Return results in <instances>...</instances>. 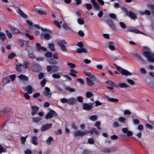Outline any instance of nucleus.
<instances>
[{
    "instance_id": "f257e3e1",
    "label": "nucleus",
    "mask_w": 154,
    "mask_h": 154,
    "mask_svg": "<svg viewBox=\"0 0 154 154\" xmlns=\"http://www.w3.org/2000/svg\"><path fill=\"white\" fill-rule=\"evenodd\" d=\"M143 54L148 61L151 62H154V54L151 52L149 50L143 52Z\"/></svg>"
},
{
    "instance_id": "f03ea898",
    "label": "nucleus",
    "mask_w": 154,
    "mask_h": 154,
    "mask_svg": "<svg viewBox=\"0 0 154 154\" xmlns=\"http://www.w3.org/2000/svg\"><path fill=\"white\" fill-rule=\"evenodd\" d=\"M116 67L117 70L120 72L122 75L128 76L131 75H132L131 73L128 71L123 69L117 65H116Z\"/></svg>"
},
{
    "instance_id": "7ed1b4c3",
    "label": "nucleus",
    "mask_w": 154,
    "mask_h": 154,
    "mask_svg": "<svg viewBox=\"0 0 154 154\" xmlns=\"http://www.w3.org/2000/svg\"><path fill=\"white\" fill-rule=\"evenodd\" d=\"M66 42L64 40H62L58 42V45L60 46L62 50L64 52L67 51V48L66 46Z\"/></svg>"
},
{
    "instance_id": "20e7f679",
    "label": "nucleus",
    "mask_w": 154,
    "mask_h": 154,
    "mask_svg": "<svg viewBox=\"0 0 154 154\" xmlns=\"http://www.w3.org/2000/svg\"><path fill=\"white\" fill-rule=\"evenodd\" d=\"M88 133L89 132L88 131L82 132L80 130H77L74 133V136L75 137L78 136L82 137Z\"/></svg>"
},
{
    "instance_id": "39448f33",
    "label": "nucleus",
    "mask_w": 154,
    "mask_h": 154,
    "mask_svg": "<svg viewBox=\"0 0 154 154\" xmlns=\"http://www.w3.org/2000/svg\"><path fill=\"white\" fill-rule=\"evenodd\" d=\"M57 114L54 111L51 110L45 116V118L46 119H48L52 118L53 116H57Z\"/></svg>"
},
{
    "instance_id": "423d86ee",
    "label": "nucleus",
    "mask_w": 154,
    "mask_h": 154,
    "mask_svg": "<svg viewBox=\"0 0 154 154\" xmlns=\"http://www.w3.org/2000/svg\"><path fill=\"white\" fill-rule=\"evenodd\" d=\"M50 89L47 87L45 88V91L42 93V95L48 98H50L52 94L50 93Z\"/></svg>"
},
{
    "instance_id": "0eeeda50",
    "label": "nucleus",
    "mask_w": 154,
    "mask_h": 154,
    "mask_svg": "<svg viewBox=\"0 0 154 154\" xmlns=\"http://www.w3.org/2000/svg\"><path fill=\"white\" fill-rule=\"evenodd\" d=\"M26 50L28 52V56L29 57L33 59L35 58L33 50L31 47L28 46Z\"/></svg>"
},
{
    "instance_id": "6e6552de",
    "label": "nucleus",
    "mask_w": 154,
    "mask_h": 154,
    "mask_svg": "<svg viewBox=\"0 0 154 154\" xmlns=\"http://www.w3.org/2000/svg\"><path fill=\"white\" fill-rule=\"evenodd\" d=\"M52 126L51 123H49L43 125L40 128V130L42 131H44L50 129Z\"/></svg>"
},
{
    "instance_id": "1a4fd4ad",
    "label": "nucleus",
    "mask_w": 154,
    "mask_h": 154,
    "mask_svg": "<svg viewBox=\"0 0 154 154\" xmlns=\"http://www.w3.org/2000/svg\"><path fill=\"white\" fill-rule=\"evenodd\" d=\"M83 109L85 110H90L92 108V104L91 103H84L83 105Z\"/></svg>"
},
{
    "instance_id": "9d476101",
    "label": "nucleus",
    "mask_w": 154,
    "mask_h": 154,
    "mask_svg": "<svg viewBox=\"0 0 154 154\" xmlns=\"http://www.w3.org/2000/svg\"><path fill=\"white\" fill-rule=\"evenodd\" d=\"M35 45L36 49L37 50L39 51H41L45 52L47 51V50L46 49L43 47H42L40 44L38 43H36Z\"/></svg>"
},
{
    "instance_id": "9b49d317",
    "label": "nucleus",
    "mask_w": 154,
    "mask_h": 154,
    "mask_svg": "<svg viewBox=\"0 0 154 154\" xmlns=\"http://www.w3.org/2000/svg\"><path fill=\"white\" fill-rule=\"evenodd\" d=\"M11 110V108L9 106H5L2 109V112L3 114H7Z\"/></svg>"
},
{
    "instance_id": "f8f14e48",
    "label": "nucleus",
    "mask_w": 154,
    "mask_h": 154,
    "mask_svg": "<svg viewBox=\"0 0 154 154\" xmlns=\"http://www.w3.org/2000/svg\"><path fill=\"white\" fill-rule=\"evenodd\" d=\"M122 131L124 134L127 133V135L128 136H131L132 133L131 131H128L127 128H124L122 129Z\"/></svg>"
},
{
    "instance_id": "ddd939ff",
    "label": "nucleus",
    "mask_w": 154,
    "mask_h": 154,
    "mask_svg": "<svg viewBox=\"0 0 154 154\" xmlns=\"http://www.w3.org/2000/svg\"><path fill=\"white\" fill-rule=\"evenodd\" d=\"M32 109V112L31 114L32 116H33L35 114H36L39 108L36 106H32L31 107Z\"/></svg>"
},
{
    "instance_id": "4468645a",
    "label": "nucleus",
    "mask_w": 154,
    "mask_h": 154,
    "mask_svg": "<svg viewBox=\"0 0 154 154\" xmlns=\"http://www.w3.org/2000/svg\"><path fill=\"white\" fill-rule=\"evenodd\" d=\"M76 52L77 53L80 54L82 53H87L88 51L86 49L84 48H78L76 49Z\"/></svg>"
},
{
    "instance_id": "2eb2a0df",
    "label": "nucleus",
    "mask_w": 154,
    "mask_h": 154,
    "mask_svg": "<svg viewBox=\"0 0 154 154\" xmlns=\"http://www.w3.org/2000/svg\"><path fill=\"white\" fill-rule=\"evenodd\" d=\"M127 32H134L136 33H140L143 35H144L143 33L140 30L137 29H128L126 31Z\"/></svg>"
},
{
    "instance_id": "dca6fc26",
    "label": "nucleus",
    "mask_w": 154,
    "mask_h": 154,
    "mask_svg": "<svg viewBox=\"0 0 154 154\" xmlns=\"http://www.w3.org/2000/svg\"><path fill=\"white\" fill-rule=\"evenodd\" d=\"M107 23L108 24L110 27L113 30L115 29V27L113 23L110 19L108 20Z\"/></svg>"
},
{
    "instance_id": "f3484780",
    "label": "nucleus",
    "mask_w": 154,
    "mask_h": 154,
    "mask_svg": "<svg viewBox=\"0 0 154 154\" xmlns=\"http://www.w3.org/2000/svg\"><path fill=\"white\" fill-rule=\"evenodd\" d=\"M91 2L93 4L94 8L96 10L99 11L100 10V6L97 3L95 0H91Z\"/></svg>"
},
{
    "instance_id": "a211bd4d",
    "label": "nucleus",
    "mask_w": 154,
    "mask_h": 154,
    "mask_svg": "<svg viewBox=\"0 0 154 154\" xmlns=\"http://www.w3.org/2000/svg\"><path fill=\"white\" fill-rule=\"evenodd\" d=\"M23 64L20 63H18L16 64V69L18 71H21L23 70Z\"/></svg>"
},
{
    "instance_id": "6ab92c4d",
    "label": "nucleus",
    "mask_w": 154,
    "mask_h": 154,
    "mask_svg": "<svg viewBox=\"0 0 154 154\" xmlns=\"http://www.w3.org/2000/svg\"><path fill=\"white\" fill-rule=\"evenodd\" d=\"M84 73L86 75L88 76L90 78V79L92 80V81H95V80L96 79L95 77L90 73L85 72Z\"/></svg>"
},
{
    "instance_id": "aec40b11",
    "label": "nucleus",
    "mask_w": 154,
    "mask_h": 154,
    "mask_svg": "<svg viewBox=\"0 0 154 154\" xmlns=\"http://www.w3.org/2000/svg\"><path fill=\"white\" fill-rule=\"evenodd\" d=\"M26 89L27 93L29 94H31L34 90L33 88L30 85L27 86Z\"/></svg>"
},
{
    "instance_id": "412c9836",
    "label": "nucleus",
    "mask_w": 154,
    "mask_h": 154,
    "mask_svg": "<svg viewBox=\"0 0 154 154\" xmlns=\"http://www.w3.org/2000/svg\"><path fill=\"white\" fill-rule=\"evenodd\" d=\"M76 100L74 98H71L68 99L67 103L70 105H73L75 103Z\"/></svg>"
},
{
    "instance_id": "4be33fe9",
    "label": "nucleus",
    "mask_w": 154,
    "mask_h": 154,
    "mask_svg": "<svg viewBox=\"0 0 154 154\" xmlns=\"http://www.w3.org/2000/svg\"><path fill=\"white\" fill-rule=\"evenodd\" d=\"M106 97L109 101L111 102L117 103L119 101L118 99L112 98L107 96H106Z\"/></svg>"
},
{
    "instance_id": "5701e85b",
    "label": "nucleus",
    "mask_w": 154,
    "mask_h": 154,
    "mask_svg": "<svg viewBox=\"0 0 154 154\" xmlns=\"http://www.w3.org/2000/svg\"><path fill=\"white\" fill-rule=\"evenodd\" d=\"M87 83L88 86H92L94 85V83L93 82V81H92L91 79H90L89 78L87 77L86 78Z\"/></svg>"
},
{
    "instance_id": "b1692460",
    "label": "nucleus",
    "mask_w": 154,
    "mask_h": 154,
    "mask_svg": "<svg viewBox=\"0 0 154 154\" xmlns=\"http://www.w3.org/2000/svg\"><path fill=\"white\" fill-rule=\"evenodd\" d=\"M17 12L21 16L24 18H27L28 17V16L24 14L23 12L20 9H19L17 10Z\"/></svg>"
},
{
    "instance_id": "393cba45",
    "label": "nucleus",
    "mask_w": 154,
    "mask_h": 154,
    "mask_svg": "<svg viewBox=\"0 0 154 154\" xmlns=\"http://www.w3.org/2000/svg\"><path fill=\"white\" fill-rule=\"evenodd\" d=\"M32 143L35 146H36L38 144V142L37 141V138L36 136H34L32 137Z\"/></svg>"
},
{
    "instance_id": "a878e982",
    "label": "nucleus",
    "mask_w": 154,
    "mask_h": 154,
    "mask_svg": "<svg viewBox=\"0 0 154 154\" xmlns=\"http://www.w3.org/2000/svg\"><path fill=\"white\" fill-rule=\"evenodd\" d=\"M105 83L110 85H112L116 88H118V86L114 82L110 81H107Z\"/></svg>"
},
{
    "instance_id": "bb28decb",
    "label": "nucleus",
    "mask_w": 154,
    "mask_h": 154,
    "mask_svg": "<svg viewBox=\"0 0 154 154\" xmlns=\"http://www.w3.org/2000/svg\"><path fill=\"white\" fill-rule=\"evenodd\" d=\"M88 131L89 133H90L91 134H93L94 132L97 135L99 134V132L95 128H92Z\"/></svg>"
},
{
    "instance_id": "cd10ccee",
    "label": "nucleus",
    "mask_w": 154,
    "mask_h": 154,
    "mask_svg": "<svg viewBox=\"0 0 154 154\" xmlns=\"http://www.w3.org/2000/svg\"><path fill=\"white\" fill-rule=\"evenodd\" d=\"M128 15L129 17L132 19H134L136 18V15L135 14L130 11L128 13Z\"/></svg>"
},
{
    "instance_id": "c85d7f7f",
    "label": "nucleus",
    "mask_w": 154,
    "mask_h": 154,
    "mask_svg": "<svg viewBox=\"0 0 154 154\" xmlns=\"http://www.w3.org/2000/svg\"><path fill=\"white\" fill-rule=\"evenodd\" d=\"M30 62L28 61L24 62L23 65V68L27 69L29 67Z\"/></svg>"
},
{
    "instance_id": "c756f323",
    "label": "nucleus",
    "mask_w": 154,
    "mask_h": 154,
    "mask_svg": "<svg viewBox=\"0 0 154 154\" xmlns=\"http://www.w3.org/2000/svg\"><path fill=\"white\" fill-rule=\"evenodd\" d=\"M6 37L5 34L3 32H0V39L2 41L5 40Z\"/></svg>"
},
{
    "instance_id": "7c9ffc66",
    "label": "nucleus",
    "mask_w": 154,
    "mask_h": 154,
    "mask_svg": "<svg viewBox=\"0 0 154 154\" xmlns=\"http://www.w3.org/2000/svg\"><path fill=\"white\" fill-rule=\"evenodd\" d=\"M42 119V118L39 117H34L32 118V122L36 123H38Z\"/></svg>"
},
{
    "instance_id": "2f4dec72",
    "label": "nucleus",
    "mask_w": 154,
    "mask_h": 154,
    "mask_svg": "<svg viewBox=\"0 0 154 154\" xmlns=\"http://www.w3.org/2000/svg\"><path fill=\"white\" fill-rule=\"evenodd\" d=\"M114 44L113 42H110L109 43V48L112 51H114L115 50V47L113 44Z\"/></svg>"
},
{
    "instance_id": "473e14b6",
    "label": "nucleus",
    "mask_w": 154,
    "mask_h": 154,
    "mask_svg": "<svg viewBox=\"0 0 154 154\" xmlns=\"http://www.w3.org/2000/svg\"><path fill=\"white\" fill-rule=\"evenodd\" d=\"M65 88L66 90L71 92H74L75 91V89L72 88L70 86H66L65 87Z\"/></svg>"
},
{
    "instance_id": "72a5a7b5",
    "label": "nucleus",
    "mask_w": 154,
    "mask_h": 154,
    "mask_svg": "<svg viewBox=\"0 0 154 154\" xmlns=\"http://www.w3.org/2000/svg\"><path fill=\"white\" fill-rule=\"evenodd\" d=\"M70 74L74 77H77V75L75 74V73H78V72L76 71L74 69H71L70 70Z\"/></svg>"
},
{
    "instance_id": "f704fd0d",
    "label": "nucleus",
    "mask_w": 154,
    "mask_h": 154,
    "mask_svg": "<svg viewBox=\"0 0 154 154\" xmlns=\"http://www.w3.org/2000/svg\"><path fill=\"white\" fill-rule=\"evenodd\" d=\"M19 78L21 80L24 81H26L28 79V78L23 75H20L18 76Z\"/></svg>"
},
{
    "instance_id": "c9c22d12",
    "label": "nucleus",
    "mask_w": 154,
    "mask_h": 154,
    "mask_svg": "<svg viewBox=\"0 0 154 154\" xmlns=\"http://www.w3.org/2000/svg\"><path fill=\"white\" fill-rule=\"evenodd\" d=\"M48 47L50 48L51 51H55V49L54 47V45L53 43H51L48 44Z\"/></svg>"
},
{
    "instance_id": "e433bc0d",
    "label": "nucleus",
    "mask_w": 154,
    "mask_h": 154,
    "mask_svg": "<svg viewBox=\"0 0 154 154\" xmlns=\"http://www.w3.org/2000/svg\"><path fill=\"white\" fill-rule=\"evenodd\" d=\"M10 81L9 79L7 78H4L3 80V83L4 85H5L9 83Z\"/></svg>"
},
{
    "instance_id": "4c0bfd02",
    "label": "nucleus",
    "mask_w": 154,
    "mask_h": 154,
    "mask_svg": "<svg viewBox=\"0 0 154 154\" xmlns=\"http://www.w3.org/2000/svg\"><path fill=\"white\" fill-rule=\"evenodd\" d=\"M53 140V139L51 137H50L47 139L46 141V143L48 145H49L51 144L52 141Z\"/></svg>"
},
{
    "instance_id": "58836bf2",
    "label": "nucleus",
    "mask_w": 154,
    "mask_h": 154,
    "mask_svg": "<svg viewBox=\"0 0 154 154\" xmlns=\"http://www.w3.org/2000/svg\"><path fill=\"white\" fill-rule=\"evenodd\" d=\"M118 120L120 122L125 123L126 120L125 118L122 117H120L119 118Z\"/></svg>"
},
{
    "instance_id": "ea45409f",
    "label": "nucleus",
    "mask_w": 154,
    "mask_h": 154,
    "mask_svg": "<svg viewBox=\"0 0 154 154\" xmlns=\"http://www.w3.org/2000/svg\"><path fill=\"white\" fill-rule=\"evenodd\" d=\"M118 86V88L119 87L120 88H127L128 87L127 85L125 83L119 84Z\"/></svg>"
},
{
    "instance_id": "a19ab883",
    "label": "nucleus",
    "mask_w": 154,
    "mask_h": 154,
    "mask_svg": "<svg viewBox=\"0 0 154 154\" xmlns=\"http://www.w3.org/2000/svg\"><path fill=\"white\" fill-rule=\"evenodd\" d=\"M97 119V116L96 115H93L89 117V119L92 121H95Z\"/></svg>"
},
{
    "instance_id": "79ce46f5",
    "label": "nucleus",
    "mask_w": 154,
    "mask_h": 154,
    "mask_svg": "<svg viewBox=\"0 0 154 154\" xmlns=\"http://www.w3.org/2000/svg\"><path fill=\"white\" fill-rule=\"evenodd\" d=\"M12 30L14 32V33L16 34H19L20 33V31L19 30L16 28L12 27L11 28Z\"/></svg>"
},
{
    "instance_id": "37998d69",
    "label": "nucleus",
    "mask_w": 154,
    "mask_h": 154,
    "mask_svg": "<svg viewBox=\"0 0 154 154\" xmlns=\"http://www.w3.org/2000/svg\"><path fill=\"white\" fill-rule=\"evenodd\" d=\"M148 7L151 9L152 15L154 16V5H149Z\"/></svg>"
},
{
    "instance_id": "c03bdc74",
    "label": "nucleus",
    "mask_w": 154,
    "mask_h": 154,
    "mask_svg": "<svg viewBox=\"0 0 154 154\" xmlns=\"http://www.w3.org/2000/svg\"><path fill=\"white\" fill-rule=\"evenodd\" d=\"M85 6L86 8L88 10H90L92 8V5L90 4L87 3L85 4Z\"/></svg>"
},
{
    "instance_id": "a18cd8bd",
    "label": "nucleus",
    "mask_w": 154,
    "mask_h": 154,
    "mask_svg": "<svg viewBox=\"0 0 154 154\" xmlns=\"http://www.w3.org/2000/svg\"><path fill=\"white\" fill-rule=\"evenodd\" d=\"M7 152L6 149L2 146L0 145V153L5 152Z\"/></svg>"
},
{
    "instance_id": "49530a36",
    "label": "nucleus",
    "mask_w": 154,
    "mask_h": 154,
    "mask_svg": "<svg viewBox=\"0 0 154 154\" xmlns=\"http://www.w3.org/2000/svg\"><path fill=\"white\" fill-rule=\"evenodd\" d=\"M15 56L16 54L14 53H11L9 54L8 57L9 59H11Z\"/></svg>"
},
{
    "instance_id": "de8ad7c7",
    "label": "nucleus",
    "mask_w": 154,
    "mask_h": 154,
    "mask_svg": "<svg viewBox=\"0 0 154 154\" xmlns=\"http://www.w3.org/2000/svg\"><path fill=\"white\" fill-rule=\"evenodd\" d=\"M5 32L8 37L9 38H11L12 37V34L8 30H6L5 31Z\"/></svg>"
},
{
    "instance_id": "09e8293b",
    "label": "nucleus",
    "mask_w": 154,
    "mask_h": 154,
    "mask_svg": "<svg viewBox=\"0 0 154 154\" xmlns=\"http://www.w3.org/2000/svg\"><path fill=\"white\" fill-rule=\"evenodd\" d=\"M52 53L50 52H47L45 54V56L47 58L51 57L52 56Z\"/></svg>"
},
{
    "instance_id": "8fccbe9b",
    "label": "nucleus",
    "mask_w": 154,
    "mask_h": 154,
    "mask_svg": "<svg viewBox=\"0 0 154 154\" xmlns=\"http://www.w3.org/2000/svg\"><path fill=\"white\" fill-rule=\"evenodd\" d=\"M20 140L22 144L23 145H24L26 141V138L24 137H20Z\"/></svg>"
},
{
    "instance_id": "3c124183",
    "label": "nucleus",
    "mask_w": 154,
    "mask_h": 154,
    "mask_svg": "<svg viewBox=\"0 0 154 154\" xmlns=\"http://www.w3.org/2000/svg\"><path fill=\"white\" fill-rule=\"evenodd\" d=\"M43 36L45 39L47 40L51 38V36L49 34L47 33L44 34Z\"/></svg>"
},
{
    "instance_id": "603ef678",
    "label": "nucleus",
    "mask_w": 154,
    "mask_h": 154,
    "mask_svg": "<svg viewBox=\"0 0 154 154\" xmlns=\"http://www.w3.org/2000/svg\"><path fill=\"white\" fill-rule=\"evenodd\" d=\"M78 22L79 24L82 25L84 24V21L83 19L81 18H79L78 19Z\"/></svg>"
},
{
    "instance_id": "864d4df0",
    "label": "nucleus",
    "mask_w": 154,
    "mask_h": 154,
    "mask_svg": "<svg viewBox=\"0 0 154 154\" xmlns=\"http://www.w3.org/2000/svg\"><path fill=\"white\" fill-rule=\"evenodd\" d=\"M93 96V94L90 92H87L86 93V96L88 98H90Z\"/></svg>"
},
{
    "instance_id": "5fc2aeb1",
    "label": "nucleus",
    "mask_w": 154,
    "mask_h": 154,
    "mask_svg": "<svg viewBox=\"0 0 154 154\" xmlns=\"http://www.w3.org/2000/svg\"><path fill=\"white\" fill-rule=\"evenodd\" d=\"M46 80L45 79H44L41 82L40 84L42 87H44L46 83Z\"/></svg>"
},
{
    "instance_id": "6e6d98bb",
    "label": "nucleus",
    "mask_w": 154,
    "mask_h": 154,
    "mask_svg": "<svg viewBox=\"0 0 154 154\" xmlns=\"http://www.w3.org/2000/svg\"><path fill=\"white\" fill-rule=\"evenodd\" d=\"M119 25L122 29H125L126 27L125 24L122 22H120L119 23Z\"/></svg>"
},
{
    "instance_id": "4d7b16f0",
    "label": "nucleus",
    "mask_w": 154,
    "mask_h": 154,
    "mask_svg": "<svg viewBox=\"0 0 154 154\" xmlns=\"http://www.w3.org/2000/svg\"><path fill=\"white\" fill-rule=\"evenodd\" d=\"M26 36L29 38L30 40H33L34 39V37L33 36L31 35L28 33H26L25 34Z\"/></svg>"
},
{
    "instance_id": "13d9d810",
    "label": "nucleus",
    "mask_w": 154,
    "mask_h": 154,
    "mask_svg": "<svg viewBox=\"0 0 154 154\" xmlns=\"http://www.w3.org/2000/svg\"><path fill=\"white\" fill-rule=\"evenodd\" d=\"M67 64L68 66H69L71 68H75L76 66L73 63H68Z\"/></svg>"
},
{
    "instance_id": "bf43d9fd",
    "label": "nucleus",
    "mask_w": 154,
    "mask_h": 154,
    "mask_svg": "<svg viewBox=\"0 0 154 154\" xmlns=\"http://www.w3.org/2000/svg\"><path fill=\"white\" fill-rule=\"evenodd\" d=\"M63 27L66 30L70 29V28L67 25L66 23H64L63 25Z\"/></svg>"
},
{
    "instance_id": "052dcab7",
    "label": "nucleus",
    "mask_w": 154,
    "mask_h": 154,
    "mask_svg": "<svg viewBox=\"0 0 154 154\" xmlns=\"http://www.w3.org/2000/svg\"><path fill=\"white\" fill-rule=\"evenodd\" d=\"M68 99L66 98H62L60 99L61 102L63 103H67Z\"/></svg>"
},
{
    "instance_id": "680f3d73",
    "label": "nucleus",
    "mask_w": 154,
    "mask_h": 154,
    "mask_svg": "<svg viewBox=\"0 0 154 154\" xmlns=\"http://www.w3.org/2000/svg\"><path fill=\"white\" fill-rule=\"evenodd\" d=\"M16 75L15 74H13L10 75L9 76V78L11 79L12 81H13L16 77Z\"/></svg>"
},
{
    "instance_id": "e2e57ef3",
    "label": "nucleus",
    "mask_w": 154,
    "mask_h": 154,
    "mask_svg": "<svg viewBox=\"0 0 154 154\" xmlns=\"http://www.w3.org/2000/svg\"><path fill=\"white\" fill-rule=\"evenodd\" d=\"M52 77L55 78L59 79L60 77V75L58 74H54L52 75Z\"/></svg>"
},
{
    "instance_id": "0e129e2a",
    "label": "nucleus",
    "mask_w": 154,
    "mask_h": 154,
    "mask_svg": "<svg viewBox=\"0 0 154 154\" xmlns=\"http://www.w3.org/2000/svg\"><path fill=\"white\" fill-rule=\"evenodd\" d=\"M133 121L135 125H137L140 122L139 120L137 119H133Z\"/></svg>"
},
{
    "instance_id": "69168bd1",
    "label": "nucleus",
    "mask_w": 154,
    "mask_h": 154,
    "mask_svg": "<svg viewBox=\"0 0 154 154\" xmlns=\"http://www.w3.org/2000/svg\"><path fill=\"white\" fill-rule=\"evenodd\" d=\"M88 143L91 144H92L94 143V140L92 138H90L88 139Z\"/></svg>"
},
{
    "instance_id": "338daca9",
    "label": "nucleus",
    "mask_w": 154,
    "mask_h": 154,
    "mask_svg": "<svg viewBox=\"0 0 154 154\" xmlns=\"http://www.w3.org/2000/svg\"><path fill=\"white\" fill-rule=\"evenodd\" d=\"M54 24H55L57 27L58 28H60V25L59 22L57 21H55L53 22Z\"/></svg>"
},
{
    "instance_id": "774afa93",
    "label": "nucleus",
    "mask_w": 154,
    "mask_h": 154,
    "mask_svg": "<svg viewBox=\"0 0 154 154\" xmlns=\"http://www.w3.org/2000/svg\"><path fill=\"white\" fill-rule=\"evenodd\" d=\"M78 34L80 36L82 37H83L85 35L84 32L81 30H80L78 32Z\"/></svg>"
}]
</instances>
